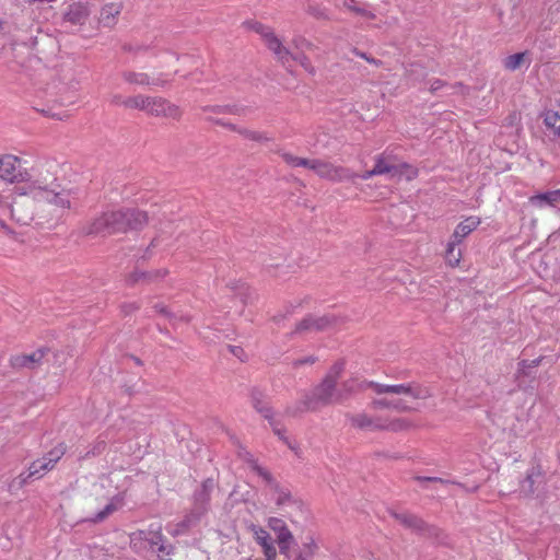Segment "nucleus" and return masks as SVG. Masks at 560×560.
I'll return each instance as SVG.
<instances>
[{
    "label": "nucleus",
    "instance_id": "obj_45",
    "mask_svg": "<svg viewBox=\"0 0 560 560\" xmlns=\"http://www.w3.org/2000/svg\"><path fill=\"white\" fill-rule=\"evenodd\" d=\"M2 201H3V196H2V194L0 192V205L2 203Z\"/></svg>",
    "mask_w": 560,
    "mask_h": 560
},
{
    "label": "nucleus",
    "instance_id": "obj_37",
    "mask_svg": "<svg viewBox=\"0 0 560 560\" xmlns=\"http://www.w3.org/2000/svg\"><path fill=\"white\" fill-rule=\"evenodd\" d=\"M353 54L357 57H360L363 60L370 62V65H374V66H382L383 65L382 60L375 59V57L369 56V55H366V52L360 51V49H353Z\"/></svg>",
    "mask_w": 560,
    "mask_h": 560
},
{
    "label": "nucleus",
    "instance_id": "obj_39",
    "mask_svg": "<svg viewBox=\"0 0 560 560\" xmlns=\"http://www.w3.org/2000/svg\"><path fill=\"white\" fill-rule=\"evenodd\" d=\"M153 308L155 310V312L160 313L161 315H164V316L170 315V311H168L167 306H165V304L158 303L153 306Z\"/></svg>",
    "mask_w": 560,
    "mask_h": 560
},
{
    "label": "nucleus",
    "instance_id": "obj_35",
    "mask_svg": "<svg viewBox=\"0 0 560 560\" xmlns=\"http://www.w3.org/2000/svg\"><path fill=\"white\" fill-rule=\"evenodd\" d=\"M279 154L287 164L291 165V167H299V165L307 167L308 159L298 158V155L287 151H280Z\"/></svg>",
    "mask_w": 560,
    "mask_h": 560
},
{
    "label": "nucleus",
    "instance_id": "obj_10",
    "mask_svg": "<svg viewBox=\"0 0 560 560\" xmlns=\"http://www.w3.org/2000/svg\"><path fill=\"white\" fill-rule=\"evenodd\" d=\"M339 318L336 315H306L296 323L295 330L299 332L325 331L336 327Z\"/></svg>",
    "mask_w": 560,
    "mask_h": 560
},
{
    "label": "nucleus",
    "instance_id": "obj_34",
    "mask_svg": "<svg viewBox=\"0 0 560 560\" xmlns=\"http://www.w3.org/2000/svg\"><path fill=\"white\" fill-rule=\"evenodd\" d=\"M398 522L409 528L423 529L424 522L422 518L415 516V514L404 513L397 516Z\"/></svg>",
    "mask_w": 560,
    "mask_h": 560
},
{
    "label": "nucleus",
    "instance_id": "obj_38",
    "mask_svg": "<svg viewBox=\"0 0 560 560\" xmlns=\"http://www.w3.org/2000/svg\"><path fill=\"white\" fill-rule=\"evenodd\" d=\"M290 60H298L301 62V65L310 72L314 71V68L308 59V57L306 56H293V54L291 52V58Z\"/></svg>",
    "mask_w": 560,
    "mask_h": 560
},
{
    "label": "nucleus",
    "instance_id": "obj_48",
    "mask_svg": "<svg viewBox=\"0 0 560 560\" xmlns=\"http://www.w3.org/2000/svg\"><path fill=\"white\" fill-rule=\"evenodd\" d=\"M32 1H54V0H32Z\"/></svg>",
    "mask_w": 560,
    "mask_h": 560
},
{
    "label": "nucleus",
    "instance_id": "obj_22",
    "mask_svg": "<svg viewBox=\"0 0 560 560\" xmlns=\"http://www.w3.org/2000/svg\"><path fill=\"white\" fill-rule=\"evenodd\" d=\"M529 202L536 207L557 206L560 202V189L548 190L547 192L536 194L529 198Z\"/></svg>",
    "mask_w": 560,
    "mask_h": 560
},
{
    "label": "nucleus",
    "instance_id": "obj_9",
    "mask_svg": "<svg viewBox=\"0 0 560 560\" xmlns=\"http://www.w3.org/2000/svg\"><path fill=\"white\" fill-rule=\"evenodd\" d=\"M374 172L375 175H384L389 174L392 176H401L406 175L408 179L415 178L418 172L415 167L409 166L407 163L395 164L392 159L385 154H378L375 156L374 163Z\"/></svg>",
    "mask_w": 560,
    "mask_h": 560
},
{
    "label": "nucleus",
    "instance_id": "obj_13",
    "mask_svg": "<svg viewBox=\"0 0 560 560\" xmlns=\"http://www.w3.org/2000/svg\"><path fill=\"white\" fill-rule=\"evenodd\" d=\"M253 470L270 486V491H272V499H275L279 506L280 504H284L291 501L292 497L290 491L287 490V488H280L278 483L273 482L270 472L266 470V468L260 467L258 464H254Z\"/></svg>",
    "mask_w": 560,
    "mask_h": 560
},
{
    "label": "nucleus",
    "instance_id": "obj_20",
    "mask_svg": "<svg viewBox=\"0 0 560 560\" xmlns=\"http://www.w3.org/2000/svg\"><path fill=\"white\" fill-rule=\"evenodd\" d=\"M532 62L530 55L528 51L515 52L514 55L506 56L503 58V68L508 71H516V69L523 68V66H529Z\"/></svg>",
    "mask_w": 560,
    "mask_h": 560
},
{
    "label": "nucleus",
    "instance_id": "obj_44",
    "mask_svg": "<svg viewBox=\"0 0 560 560\" xmlns=\"http://www.w3.org/2000/svg\"><path fill=\"white\" fill-rule=\"evenodd\" d=\"M516 435H523L524 434V429H522V427L518 429V430H515L514 431Z\"/></svg>",
    "mask_w": 560,
    "mask_h": 560
},
{
    "label": "nucleus",
    "instance_id": "obj_3",
    "mask_svg": "<svg viewBox=\"0 0 560 560\" xmlns=\"http://www.w3.org/2000/svg\"><path fill=\"white\" fill-rule=\"evenodd\" d=\"M346 369L345 361L335 362L329 371L326 373L323 382L318 384L310 396H305L302 400V411H316L324 405L332 404V401H340L338 399V392L336 385L339 377H341Z\"/></svg>",
    "mask_w": 560,
    "mask_h": 560
},
{
    "label": "nucleus",
    "instance_id": "obj_14",
    "mask_svg": "<svg viewBox=\"0 0 560 560\" xmlns=\"http://www.w3.org/2000/svg\"><path fill=\"white\" fill-rule=\"evenodd\" d=\"M250 532L256 544L261 547L266 560H275L278 552L268 529L259 527V525H250Z\"/></svg>",
    "mask_w": 560,
    "mask_h": 560
},
{
    "label": "nucleus",
    "instance_id": "obj_27",
    "mask_svg": "<svg viewBox=\"0 0 560 560\" xmlns=\"http://www.w3.org/2000/svg\"><path fill=\"white\" fill-rule=\"evenodd\" d=\"M545 479V470L542 465L533 464L526 471L525 483H527L528 490L534 491L536 483H540Z\"/></svg>",
    "mask_w": 560,
    "mask_h": 560
},
{
    "label": "nucleus",
    "instance_id": "obj_47",
    "mask_svg": "<svg viewBox=\"0 0 560 560\" xmlns=\"http://www.w3.org/2000/svg\"><path fill=\"white\" fill-rule=\"evenodd\" d=\"M539 361H533L534 365H538Z\"/></svg>",
    "mask_w": 560,
    "mask_h": 560
},
{
    "label": "nucleus",
    "instance_id": "obj_26",
    "mask_svg": "<svg viewBox=\"0 0 560 560\" xmlns=\"http://www.w3.org/2000/svg\"><path fill=\"white\" fill-rule=\"evenodd\" d=\"M541 118L544 126H546V128L549 129V131L553 133L555 137H560V114L558 110H544Z\"/></svg>",
    "mask_w": 560,
    "mask_h": 560
},
{
    "label": "nucleus",
    "instance_id": "obj_2",
    "mask_svg": "<svg viewBox=\"0 0 560 560\" xmlns=\"http://www.w3.org/2000/svg\"><path fill=\"white\" fill-rule=\"evenodd\" d=\"M365 388H372L376 395L402 396V398L396 399H373L370 407L375 411L384 410V408L387 410L410 411L412 410V407L409 406L404 397H410L415 400H424L432 395L428 385L416 383V381L402 384H380L372 383V381L368 383V381L350 378L343 382L341 389L337 394V399L340 401L345 400L347 397L352 395V393L363 392Z\"/></svg>",
    "mask_w": 560,
    "mask_h": 560
},
{
    "label": "nucleus",
    "instance_id": "obj_31",
    "mask_svg": "<svg viewBox=\"0 0 560 560\" xmlns=\"http://www.w3.org/2000/svg\"><path fill=\"white\" fill-rule=\"evenodd\" d=\"M149 96L150 95L143 94L132 95L131 97L125 98L122 105L129 109L144 110L149 114Z\"/></svg>",
    "mask_w": 560,
    "mask_h": 560
},
{
    "label": "nucleus",
    "instance_id": "obj_11",
    "mask_svg": "<svg viewBox=\"0 0 560 560\" xmlns=\"http://www.w3.org/2000/svg\"><path fill=\"white\" fill-rule=\"evenodd\" d=\"M149 114L155 117H166L179 119L182 117V109L175 103L167 101L163 97L149 96Z\"/></svg>",
    "mask_w": 560,
    "mask_h": 560
},
{
    "label": "nucleus",
    "instance_id": "obj_17",
    "mask_svg": "<svg viewBox=\"0 0 560 560\" xmlns=\"http://www.w3.org/2000/svg\"><path fill=\"white\" fill-rule=\"evenodd\" d=\"M482 219L479 215H468L460 220L456 225L453 237L459 243H463L466 236H469L474 230H477L481 224Z\"/></svg>",
    "mask_w": 560,
    "mask_h": 560
},
{
    "label": "nucleus",
    "instance_id": "obj_19",
    "mask_svg": "<svg viewBox=\"0 0 560 560\" xmlns=\"http://www.w3.org/2000/svg\"><path fill=\"white\" fill-rule=\"evenodd\" d=\"M219 124L241 133L246 140L256 141L257 143H268V141L272 140L268 132L255 131V129L237 128V126L225 124V121H219Z\"/></svg>",
    "mask_w": 560,
    "mask_h": 560
},
{
    "label": "nucleus",
    "instance_id": "obj_7",
    "mask_svg": "<svg viewBox=\"0 0 560 560\" xmlns=\"http://www.w3.org/2000/svg\"><path fill=\"white\" fill-rule=\"evenodd\" d=\"M307 168L314 171L322 178L329 180H343L353 176L347 167L337 166V164L322 159H307Z\"/></svg>",
    "mask_w": 560,
    "mask_h": 560
},
{
    "label": "nucleus",
    "instance_id": "obj_36",
    "mask_svg": "<svg viewBox=\"0 0 560 560\" xmlns=\"http://www.w3.org/2000/svg\"><path fill=\"white\" fill-rule=\"evenodd\" d=\"M293 540H294L293 534H292V532H289L288 535L285 534V536H284V541L278 544L280 551H281V553H283V556H285V557L290 556V547H291Z\"/></svg>",
    "mask_w": 560,
    "mask_h": 560
},
{
    "label": "nucleus",
    "instance_id": "obj_42",
    "mask_svg": "<svg viewBox=\"0 0 560 560\" xmlns=\"http://www.w3.org/2000/svg\"><path fill=\"white\" fill-rule=\"evenodd\" d=\"M354 11L359 12V14H362L364 16H368V19H374V13H371V11L354 9Z\"/></svg>",
    "mask_w": 560,
    "mask_h": 560
},
{
    "label": "nucleus",
    "instance_id": "obj_33",
    "mask_svg": "<svg viewBox=\"0 0 560 560\" xmlns=\"http://www.w3.org/2000/svg\"><path fill=\"white\" fill-rule=\"evenodd\" d=\"M252 402L254 408L260 412L262 416H265L266 419H272V410L268 404V400L265 398V396L258 394H254L252 396Z\"/></svg>",
    "mask_w": 560,
    "mask_h": 560
},
{
    "label": "nucleus",
    "instance_id": "obj_46",
    "mask_svg": "<svg viewBox=\"0 0 560 560\" xmlns=\"http://www.w3.org/2000/svg\"><path fill=\"white\" fill-rule=\"evenodd\" d=\"M229 110L228 108H220L219 112H226Z\"/></svg>",
    "mask_w": 560,
    "mask_h": 560
},
{
    "label": "nucleus",
    "instance_id": "obj_23",
    "mask_svg": "<svg viewBox=\"0 0 560 560\" xmlns=\"http://www.w3.org/2000/svg\"><path fill=\"white\" fill-rule=\"evenodd\" d=\"M459 244H460V242H457V240L453 238V234H452V237H451L450 242L447 243L446 252L444 255V260H445L446 265L450 267H458L462 261L463 254H462V250L458 249Z\"/></svg>",
    "mask_w": 560,
    "mask_h": 560
},
{
    "label": "nucleus",
    "instance_id": "obj_40",
    "mask_svg": "<svg viewBox=\"0 0 560 560\" xmlns=\"http://www.w3.org/2000/svg\"><path fill=\"white\" fill-rule=\"evenodd\" d=\"M374 175H376V173H374V166H373L371 170L364 171V173L362 175H360V177L362 179H369V178H371V176H374Z\"/></svg>",
    "mask_w": 560,
    "mask_h": 560
},
{
    "label": "nucleus",
    "instance_id": "obj_5",
    "mask_svg": "<svg viewBox=\"0 0 560 560\" xmlns=\"http://www.w3.org/2000/svg\"><path fill=\"white\" fill-rule=\"evenodd\" d=\"M243 27L247 31H253L258 34L261 40H264L265 45L273 52L278 60L281 62L290 61L292 52L289 50V48H287V46H284L280 37L277 36L272 26L262 24V22L259 21H255V19H249L248 21L243 22Z\"/></svg>",
    "mask_w": 560,
    "mask_h": 560
},
{
    "label": "nucleus",
    "instance_id": "obj_24",
    "mask_svg": "<svg viewBox=\"0 0 560 560\" xmlns=\"http://www.w3.org/2000/svg\"><path fill=\"white\" fill-rule=\"evenodd\" d=\"M45 358V350L38 349L30 354H16L12 358V364L14 366H33L35 363L43 361Z\"/></svg>",
    "mask_w": 560,
    "mask_h": 560
},
{
    "label": "nucleus",
    "instance_id": "obj_21",
    "mask_svg": "<svg viewBox=\"0 0 560 560\" xmlns=\"http://www.w3.org/2000/svg\"><path fill=\"white\" fill-rule=\"evenodd\" d=\"M229 288L240 296L244 304L253 302L256 299V291L245 281H232L229 282Z\"/></svg>",
    "mask_w": 560,
    "mask_h": 560
},
{
    "label": "nucleus",
    "instance_id": "obj_18",
    "mask_svg": "<svg viewBox=\"0 0 560 560\" xmlns=\"http://www.w3.org/2000/svg\"><path fill=\"white\" fill-rule=\"evenodd\" d=\"M149 222V214L140 209H125V232L143 229Z\"/></svg>",
    "mask_w": 560,
    "mask_h": 560
},
{
    "label": "nucleus",
    "instance_id": "obj_28",
    "mask_svg": "<svg viewBox=\"0 0 560 560\" xmlns=\"http://www.w3.org/2000/svg\"><path fill=\"white\" fill-rule=\"evenodd\" d=\"M132 538H143L148 540L150 545H160L163 541V534L161 525H158L155 528L150 527L147 532L145 529H139L132 534Z\"/></svg>",
    "mask_w": 560,
    "mask_h": 560
},
{
    "label": "nucleus",
    "instance_id": "obj_25",
    "mask_svg": "<svg viewBox=\"0 0 560 560\" xmlns=\"http://www.w3.org/2000/svg\"><path fill=\"white\" fill-rule=\"evenodd\" d=\"M318 547L313 536L305 537L300 550L295 553L293 560H311L315 556Z\"/></svg>",
    "mask_w": 560,
    "mask_h": 560
},
{
    "label": "nucleus",
    "instance_id": "obj_30",
    "mask_svg": "<svg viewBox=\"0 0 560 560\" xmlns=\"http://www.w3.org/2000/svg\"><path fill=\"white\" fill-rule=\"evenodd\" d=\"M122 504H124L122 497L112 498L110 501L108 503H106L104 509L101 510V512H98L97 514H95V516L92 517L91 521L92 522H102V520H105L106 517H108V515L115 513V511H117L118 508H121Z\"/></svg>",
    "mask_w": 560,
    "mask_h": 560
},
{
    "label": "nucleus",
    "instance_id": "obj_32",
    "mask_svg": "<svg viewBox=\"0 0 560 560\" xmlns=\"http://www.w3.org/2000/svg\"><path fill=\"white\" fill-rule=\"evenodd\" d=\"M122 78L126 83L139 84V86L151 84V79L147 72L125 71L122 72Z\"/></svg>",
    "mask_w": 560,
    "mask_h": 560
},
{
    "label": "nucleus",
    "instance_id": "obj_1",
    "mask_svg": "<svg viewBox=\"0 0 560 560\" xmlns=\"http://www.w3.org/2000/svg\"><path fill=\"white\" fill-rule=\"evenodd\" d=\"M23 160L0 152V183L13 184L11 215L20 224L36 220L51 221L77 209L79 197L73 188L61 186L55 163H35L26 170Z\"/></svg>",
    "mask_w": 560,
    "mask_h": 560
},
{
    "label": "nucleus",
    "instance_id": "obj_29",
    "mask_svg": "<svg viewBox=\"0 0 560 560\" xmlns=\"http://www.w3.org/2000/svg\"><path fill=\"white\" fill-rule=\"evenodd\" d=\"M267 526L276 534L278 544L279 541H284L285 534L290 533L288 525L281 517L272 516L267 518Z\"/></svg>",
    "mask_w": 560,
    "mask_h": 560
},
{
    "label": "nucleus",
    "instance_id": "obj_6",
    "mask_svg": "<svg viewBox=\"0 0 560 560\" xmlns=\"http://www.w3.org/2000/svg\"><path fill=\"white\" fill-rule=\"evenodd\" d=\"M126 232V209L101 213L91 222L88 233H118Z\"/></svg>",
    "mask_w": 560,
    "mask_h": 560
},
{
    "label": "nucleus",
    "instance_id": "obj_8",
    "mask_svg": "<svg viewBox=\"0 0 560 560\" xmlns=\"http://www.w3.org/2000/svg\"><path fill=\"white\" fill-rule=\"evenodd\" d=\"M66 445L58 444L54 448L49 450L44 456L38 457V459L33 460V463L28 467L27 477H42L45 472L54 469L56 464L60 460L62 456L66 454Z\"/></svg>",
    "mask_w": 560,
    "mask_h": 560
},
{
    "label": "nucleus",
    "instance_id": "obj_12",
    "mask_svg": "<svg viewBox=\"0 0 560 560\" xmlns=\"http://www.w3.org/2000/svg\"><path fill=\"white\" fill-rule=\"evenodd\" d=\"M91 15V3L89 2H71L63 11V19L71 25H84Z\"/></svg>",
    "mask_w": 560,
    "mask_h": 560
},
{
    "label": "nucleus",
    "instance_id": "obj_41",
    "mask_svg": "<svg viewBox=\"0 0 560 560\" xmlns=\"http://www.w3.org/2000/svg\"><path fill=\"white\" fill-rule=\"evenodd\" d=\"M275 432H276V434H278V436H279L280 439H282L285 443H288V445H289V447H290V448H293V445L291 444V442H289V440H287L285 435L282 433V431H281V430H279V429H275Z\"/></svg>",
    "mask_w": 560,
    "mask_h": 560
},
{
    "label": "nucleus",
    "instance_id": "obj_43",
    "mask_svg": "<svg viewBox=\"0 0 560 560\" xmlns=\"http://www.w3.org/2000/svg\"><path fill=\"white\" fill-rule=\"evenodd\" d=\"M124 308H126L125 312L128 313V312H132V310H138L139 306H138V304H128L127 306H124Z\"/></svg>",
    "mask_w": 560,
    "mask_h": 560
},
{
    "label": "nucleus",
    "instance_id": "obj_4",
    "mask_svg": "<svg viewBox=\"0 0 560 560\" xmlns=\"http://www.w3.org/2000/svg\"><path fill=\"white\" fill-rule=\"evenodd\" d=\"M352 427L366 431H406L415 428V422L402 416H393L389 413L369 415L365 411L349 416Z\"/></svg>",
    "mask_w": 560,
    "mask_h": 560
},
{
    "label": "nucleus",
    "instance_id": "obj_16",
    "mask_svg": "<svg viewBox=\"0 0 560 560\" xmlns=\"http://www.w3.org/2000/svg\"><path fill=\"white\" fill-rule=\"evenodd\" d=\"M170 270L167 267H159L158 269L153 270H133L128 277V281L131 283L137 282H156L161 281V279H164L168 276Z\"/></svg>",
    "mask_w": 560,
    "mask_h": 560
},
{
    "label": "nucleus",
    "instance_id": "obj_15",
    "mask_svg": "<svg viewBox=\"0 0 560 560\" xmlns=\"http://www.w3.org/2000/svg\"><path fill=\"white\" fill-rule=\"evenodd\" d=\"M124 3L121 0L115 2L105 3L98 15V22L102 26L113 27L118 22V15H120Z\"/></svg>",
    "mask_w": 560,
    "mask_h": 560
}]
</instances>
